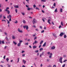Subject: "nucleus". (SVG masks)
<instances>
[{"mask_svg": "<svg viewBox=\"0 0 67 67\" xmlns=\"http://www.w3.org/2000/svg\"><path fill=\"white\" fill-rule=\"evenodd\" d=\"M24 28V29H25L26 28V30H27L28 29H29V27H28V26L27 25H25L23 26Z\"/></svg>", "mask_w": 67, "mask_h": 67, "instance_id": "1", "label": "nucleus"}, {"mask_svg": "<svg viewBox=\"0 0 67 67\" xmlns=\"http://www.w3.org/2000/svg\"><path fill=\"white\" fill-rule=\"evenodd\" d=\"M62 59H63V58L60 57L59 59V62L61 63H63V62H62Z\"/></svg>", "mask_w": 67, "mask_h": 67, "instance_id": "2", "label": "nucleus"}, {"mask_svg": "<svg viewBox=\"0 0 67 67\" xmlns=\"http://www.w3.org/2000/svg\"><path fill=\"white\" fill-rule=\"evenodd\" d=\"M18 31L19 32H20V33H23V31L22 30H20L19 28L18 29Z\"/></svg>", "mask_w": 67, "mask_h": 67, "instance_id": "3", "label": "nucleus"}, {"mask_svg": "<svg viewBox=\"0 0 67 67\" xmlns=\"http://www.w3.org/2000/svg\"><path fill=\"white\" fill-rule=\"evenodd\" d=\"M65 33L64 32H61L59 35L60 36H62L63 35H65Z\"/></svg>", "mask_w": 67, "mask_h": 67, "instance_id": "4", "label": "nucleus"}, {"mask_svg": "<svg viewBox=\"0 0 67 67\" xmlns=\"http://www.w3.org/2000/svg\"><path fill=\"white\" fill-rule=\"evenodd\" d=\"M33 24H34V23H36V20L35 19H34L33 20Z\"/></svg>", "mask_w": 67, "mask_h": 67, "instance_id": "5", "label": "nucleus"}, {"mask_svg": "<svg viewBox=\"0 0 67 67\" xmlns=\"http://www.w3.org/2000/svg\"><path fill=\"white\" fill-rule=\"evenodd\" d=\"M51 49H54L55 48V47L54 46H53V47H52L51 48Z\"/></svg>", "mask_w": 67, "mask_h": 67, "instance_id": "6", "label": "nucleus"}, {"mask_svg": "<svg viewBox=\"0 0 67 67\" xmlns=\"http://www.w3.org/2000/svg\"><path fill=\"white\" fill-rule=\"evenodd\" d=\"M38 43L37 41L36 40L35 41V42L33 43V45H34V44H36V43Z\"/></svg>", "mask_w": 67, "mask_h": 67, "instance_id": "7", "label": "nucleus"}, {"mask_svg": "<svg viewBox=\"0 0 67 67\" xmlns=\"http://www.w3.org/2000/svg\"><path fill=\"white\" fill-rule=\"evenodd\" d=\"M30 10H33V9L32 8H29L28 7L27 8V10H29V11H30Z\"/></svg>", "mask_w": 67, "mask_h": 67, "instance_id": "8", "label": "nucleus"}, {"mask_svg": "<svg viewBox=\"0 0 67 67\" xmlns=\"http://www.w3.org/2000/svg\"><path fill=\"white\" fill-rule=\"evenodd\" d=\"M5 11H7V13L8 14H10V11L9 10H5Z\"/></svg>", "mask_w": 67, "mask_h": 67, "instance_id": "9", "label": "nucleus"}, {"mask_svg": "<svg viewBox=\"0 0 67 67\" xmlns=\"http://www.w3.org/2000/svg\"><path fill=\"white\" fill-rule=\"evenodd\" d=\"M12 37L13 38V39H14L15 38V36L14 35H13L12 36Z\"/></svg>", "mask_w": 67, "mask_h": 67, "instance_id": "10", "label": "nucleus"}, {"mask_svg": "<svg viewBox=\"0 0 67 67\" xmlns=\"http://www.w3.org/2000/svg\"><path fill=\"white\" fill-rule=\"evenodd\" d=\"M23 23H24V24H25V23H26V21L24 20H23Z\"/></svg>", "mask_w": 67, "mask_h": 67, "instance_id": "11", "label": "nucleus"}, {"mask_svg": "<svg viewBox=\"0 0 67 67\" xmlns=\"http://www.w3.org/2000/svg\"><path fill=\"white\" fill-rule=\"evenodd\" d=\"M49 21H50V19H48V23H49V24H51V23L50 22H49Z\"/></svg>", "mask_w": 67, "mask_h": 67, "instance_id": "12", "label": "nucleus"}, {"mask_svg": "<svg viewBox=\"0 0 67 67\" xmlns=\"http://www.w3.org/2000/svg\"><path fill=\"white\" fill-rule=\"evenodd\" d=\"M23 63H24V64H25L26 63V61L25 60H24L23 59Z\"/></svg>", "mask_w": 67, "mask_h": 67, "instance_id": "13", "label": "nucleus"}, {"mask_svg": "<svg viewBox=\"0 0 67 67\" xmlns=\"http://www.w3.org/2000/svg\"><path fill=\"white\" fill-rule=\"evenodd\" d=\"M46 43L45 42V43L43 44V47H44V46H46Z\"/></svg>", "mask_w": 67, "mask_h": 67, "instance_id": "14", "label": "nucleus"}, {"mask_svg": "<svg viewBox=\"0 0 67 67\" xmlns=\"http://www.w3.org/2000/svg\"><path fill=\"white\" fill-rule=\"evenodd\" d=\"M53 36H54L55 37V38H57V36H56V35L55 34H53Z\"/></svg>", "mask_w": 67, "mask_h": 67, "instance_id": "15", "label": "nucleus"}, {"mask_svg": "<svg viewBox=\"0 0 67 67\" xmlns=\"http://www.w3.org/2000/svg\"><path fill=\"white\" fill-rule=\"evenodd\" d=\"M20 44H21V43H18L17 44V46H18L19 47H20Z\"/></svg>", "mask_w": 67, "mask_h": 67, "instance_id": "16", "label": "nucleus"}, {"mask_svg": "<svg viewBox=\"0 0 67 67\" xmlns=\"http://www.w3.org/2000/svg\"><path fill=\"white\" fill-rule=\"evenodd\" d=\"M43 41H41L40 42V44H42V43H43Z\"/></svg>", "mask_w": 67, "mask_h": 67, "instance_id": "17", "label": "nucleus"}, {"mask_svg": "<svg viewBox=\"0 0 67 67\" xmlns=\"http://www.w3.org/2000/svg\"><path fill=\"white\" fill-rule=\"evenodd\" d=\"M41 1L42 2H45L46 1V0H41Z\"/></svg>", "mask_w": 67, "mask_h": 67, "instance_id": "18", "label": "nucleus"}, {"mask_svg": "<svg viewBox=\"0 0 67 67\" xmlns=\"http://www.w3.org/2000/svg\"><path fill=\"white\" fill-rule=\"evenodd\" d=\"M61 25H62V26H63V22L62 21H61Z\"/></svg>", "mask_w": 67, "mask_h": 67, "instance_id": "19", "label": "nucleus"}, {"mask_svg": "<svg viewBox=\"0 0 67 67\" xmlns=\"http://www.w3.org/2000/svg\"><path fill=\"white\" fill-rule=\"evenodd\" d=\"M37 47L36 46H33V48H36Z\"/></svg>", "mask_w": 67, "mask_h": 67, "instance_id": "20", "label": "nucleus"}, {"mask_svg": "<svg viewBox=\"0 0 67 67\" xmlns=\"http://www.w3.org/2000/svg\"><path fill=\"white\" fill-rule=\"evenodd\" d=\"M14 7L15 8H19V6L17 5V6H14Z\"/></svg>", "mask_w": 67, "mask_h": 67, "instance_id": "21", "label": "nucleus"}, {"mask_svg": "<svg viewBox=\"0 0 67 67\" xmlns=\"http://www.w3.org/2000/svg\"><path fill=\"white\" fill-rule=\"evenodd\" d=\"M6 60H7V62H8V61H9V58H6Z\"/></svg>", "mask_w": 67, "mask_h": 67, "instance_id": "22", "label": "nucleus"}, {"mask_svg": "<svg viewBox=\"0 0 67 67\" xmlns=\"http://www.w3.org/2000/svg\"><path fill=\"white\" fill-rule=\"evenodd\" d=\"M13 43L15 44V45H16L17 43L15 42L14 41H13Z\"/></svg>", "mask_w": 67, "mask_h": 67, "instance_id": "23", "label": "nucleus"}, {"mask_svg": "<svg viewBox=\"0 0 67 67\" xmlns=\"http://www.w3.org/2000/svg\"><path fill=\"white\" fill-rule=\"evenodd\" d=\"M8 9H9V8L7 7V8H6V9L5 10V11H6V10H8Z\"/></svg>", "mask_w": 67, "mask_h": 67, "instance_id": "24", "label": "nucleus"}, {"mask_svg": "<svg viewBox=\"0 0 67 67\" xmlns=\"http://www.w3.org/2000/svg\"><path fill=\"white\" fill-rule=\"evenodd\" d=\"M60 11L61 12H63V9L62 8L60 9Z\"/></svg>", "mask_w": 67, "mask_h": 67, "instance_id": "25", "label": "nucleus"}, {"mask_svg": "<svg viewBox=\"0 0 67 67\" xmlns=\"http://www.w3.org/2000/svg\"><path fill=\"white\" fill-rule=\"evenodd\" d=\"M5 38L6 39V40L7 41H8V40H9V39H8V37H7V36L6 37H5Z\"/></svg>", "mask_w": 67, "mask_h": 67, "instance_id": "26", "label": "nucleus"}, {"mask_svg": "<svg viewBox=\"0 0 67 67\" xmlns=\"http://www.w3.org/2000/svg\"><path fill=\"white\" fill-rule=\"evenodd\" d=\"M43 50V48H41L40 49V51H42V50Z\"/></svg>", "mask_w": 67, "mask_h": 67, "instance_id": "27", "label": "nucleus"}, {"mask_svg": "<svg viewBox=\"0 0 67 67\" xmlns=\"http://www.w3.org/2000/svg\"><path fill=\"white\" fill-rule=\"evenodd\" d=\"M2 43L3 44H4V41H2Z\"/></svg>", "mask_w": 67, "mask_h": 67, "instance_id": "28", "label": "nucleus"}, {"mask_svg": "<svg viewBox=\"0 0 67 67\" xmlns=\"http://www.w3.org/2000/svg\"><path fill=\"white\" fill-rule=\"evenodd\" d=\"M33 7L34 8H35L36 7V5H35L34 4L33 5Z\"/></svg>", "mask_w": 67, "mask_h": 67, "instance_id": "29", "label": "nucleus"}, {"mask_svg": "<svg viewBox=\"0 0 67 67\" xmlns=\"http://www.w3.org/2000/svg\"><path fill=\"white\" fill-rule=\"evenodd\" d=\"M57 8H56L55 10V12H57Z\"/></svg>", "mask_w": 67, "mask_h": 67, "instance_id": "30", "label": "nucleus"}, {"mask_svg": "<svg viewBox=\"0 0 67 67\" xmlns=\"http://www.w3.org/2000/svg\"><path fill=\"white\" fill-rule=\"evenodd\" d=\"M9 18H12V16H11V15H9Z\"/></svg>", "mask_w": 67, "mask_h": 67, "instance_id": "31", "label": "nucleus"}, {"mask_svg": "<svg viewBox=\"0 0 67 67\" xmlns=\"http://www.w3.org/2000/svg\"><path fill=\"white\" fill-rule=\"evenodd\" d=\"M7 21L8 22H7V24H10V21H9L8 20H7Z\"/></svg>", "mask_w": 67, "mask_h": 67, "instance_id": "32", "label": "nucleus"}, {"mask_svg": "<svg viewBox=\"0 0 67 67\" xmlns=\"http://www.w3.org/2000/svg\"><path fill=\"white\" fill-rule=\"evenodd\" d=\"M21 14L23 15H25V13H21Z\"/></svg>", "mask_w": 67, "mask_h": 67, "instance_id": "33", "label": "nucleus"}, {"mask_svg": "<svg viewBox=\"0 0 67 67\" xmlns=\"http://www.w3.org/2000/svg\"><path fill=\"white\" fill-rule=\"evenodd\" d=\"M66 35H64V38H66Z\"/></svg>", "mask_w": 67, "mask_h": 67, "instance_id": "34", "label": "nucleus"}, {"mask_svg": "<svg viewBox=\"0 0 67 67\" xmlns=\"http://www.w3.org/2000/svg\"><path fill=\"white\" fill-rule=\"evenodd\" d=\"M20 59L19 58H18V62H17V63H18L19 62V60Z\"/></svg>", "mask_w": 67, "mask_h": 67, "instance_id": "35", "label": "nucleus"}, {"mask_svg": "<svg viewBox=\"0 0 67 67\" xmlns=\"http://www.w3.org/2000/svg\"><path fill=\"white\" fill-rule=\"evenodd\" d=\"M41 54L42 55H44V52H43Z\"/></svg>", "mask_w": 67, "mask_h": 67, "instance_id": "36", "label": "nucleus"}, {"mask_svg": "<svg viewBox=\"0 0 67 67\" xmlns=\"http://www.w3.org/2000/svg\"><path fill=\"white\" fill-rule=\"evenodd\" d=\"M15 11L16 13H17V12H18V10L17 9H15Z\"/></svg>", "mask_w": 67, "mask_h": 67, "instance_id": "37", "label": "nucleus"}, {"mask_svg": "<svg viewBox=\"0 0 67 67\" xmlns=\"http://www.w3.org/2000/svg\"><path fill=\"white\" fill-rule=\"evenodd\" d=\"M38 50H37L36 51H35V53H38Z\"/></svg>", "mask_w": 67, "mask_h": 67, "instance_id": "38", "label": "nucleus"}, {"mask_svg": "<svg viewBox=\"0 0 67 67\" xmlns=\"http://www.w3.org/2000/svg\"><path fill=\"white\" fill-rule=\"evenodd\" d=\"M50 53H51V52H48L47 53V54H48V55H49V54H50Z\"/></svg>", "mask_w": 67, "mask_h": 67, "instance_id": "39", "label": "nucleus"}, {"mask_svg": "<svg viewBox=\"0 0 67 67\" xmlns=\"http://www.w3.org/2000/svg\"><path fill=\"white\" fill-rule=\"evenodd\" d=\"M62 28V26L61 25H60L59 26V29H60V28Z\"/></svg>", "mask_w": 67, "mask_h": 67, "instance_id": "40", "label": "nucleus"}, {"mask_svg": "<svg viewBox=\"0 0 67 67\" xmlns=\"http://www.w3.org/2000/svg\"><path fill=\"white\" fill-rule=\"evenodd\" d=\"M24 52H25V51H22V52H21V53H24Z\"/></svg>", "mask_w": 67, "mask_h": 67, "instance_id": "41", "label": "nucleus"}, {"mask_svg": "<svg viewBox=\"0 0 67 67\" xmlns=\"http://www.w3.org/2000/svg\"><path fill=\"white\" fill-rule=\"evenodd\" d=\"M3 21H5V22H6V21L5 20H2V21L3 22Z\"/></svg>", "mask_w": 67, "mask_h": 67, "instance_id": "42", "label": "nucleus"}, {"mask_svg": "<svg viewBox=\"0 0 67 67\" xmlns=\"http://www.w3.org/2000/svg\"><path fill=\"white\" fill-rule=\"evenodd\" d=\"M8 66V67H11V65H9V64H7Z\"/></svg>", "mask_w": 67, "mask_h": 67, "instance_id": "43", "label": "nucleus"}, {"mask_svg": "<svg viewBox=\"0 0 67 67\" xmlns=\"http://www.w3.org/2000/svg\"><path fill=\"white\" fill-rule=\"evenodd\" d=\"M44 30H43L41 31V33H44Z\"/></svg>", "mask_w": 67, "mask_h": 67, "instance_id": "44", "label": "nucleus"}, {"mask_svg": "<svg viewBox=\"0 0 67 67\" xmlns=\"http://www.w3.org/2000/svg\"><path fill=\"white\" fill-rule=\"evenodd\" d=\"M25 54H23L22 55V56H24H24H25Z\"/></svg>", "mask_w": 67, "mask_h": 67, "instance_id": "45", "label": "nucleus"}, {"mask_svg": "<svg viewBox=\"0 0 67 67\" xmlns=\"http://www.w3.org/2000/svg\"><path fill=\"white\" fill-rule=\"evenodd\" d=\"M53 5L54 6V7H55V6H56V3H54V4H53Z\"/></svg>", "mask_w": 67, "mask_h": 67, "instance_id": "46", "label": "nucleus"}, {"mask_svg": "<svg viewBox=\"0 0 67 67\" xmlns=\"http://www.w3.org/2000/svg\"><path fill=\"white\" fill-rule=\"evenodd\" d=\"M37 38V37H36V36L34 38V40H36V39Z\"/></svg>", "mask_w": 67, "mask_h": 67, "instance_id": "47", "label": "nucleus"}, {"mask_svg": "<svg viewBox=\"0 0 67 67\" xmlns=\"http://www.w3.org/2000/svg\"><path fill=\"white\" fill-rule=\"evenodd\" d=\"M39 55V53H37V56H38V55Z\"/></svg>", "mask_w": 67, "mask_h": 67, "instance_id": "48", "label": "nucleus"}, {"mask_svg": "<svg viewBox=\"0 0 67 67\" xmlns=\"http://www.w3.org/2000/svg\"><path fill=\"white\" fill-rule=\"evenodd\" d=\"M4 34L6 36L7 35V32H5Z\"/></svg>", "mask_w": 67, "mask_h": 67, "instance_id": "49", "label": "nucleus"}, {"mask_svg": "<svg viewBox=\"0 0 67 67\" xmlns=\"http://www.w3.org/2000/svg\"><path fill=\"white\" fill-rule=\"evenodd\" d=\"M15 23H18V21L16 20V21L15 22Z\"/></svg>", "mask_w": 67, "mask_h": 67, "instance_id": "50", "label": "nucleus"}, {"mask_svg": "<svg viewBox=\"0 0 67 67\" xmlns=\"http://www.w3.org/2000/svg\"><path fill=\"white\" fill-rule=\"evenodd\" d=\"M40 28L41 29H42V26H40Z\"/></svg>", "mask_w": 67, "mask_h": 67, "instance_id": "51", "label": "nucleus"}, {"mask_svg": "<svg viewBox=\"0 0 67 67\" xmlns=\"http://www.w3.org/2000/svg\"><path fill=\"white\" fill-rule=\"evenodd\" d=\"M36 9L37 10H39V8H38V7H36Z\"/></svg>", "mask_w": 67, "mask_h": 67, "instance_id": "52", "label": "nucleus"}, {"mask_svg": "<svg viewBox=\"0 0 67 67\" xmlns=\"http://www.w3.org/2000/svg\"><path fill=\"white\" fill-rule=\"evenodd\" d=\"M42 54H40V57H42Z\"/></svg>", "mask_w": 67, "mask_h": 67, "instance_id": "53", "label": "nucleus"}, {"mask_svg": "<svg viewBox=\"0 0 67 67\" xmlns=\"http://www.w3.org/2000/svg\"><path fill=\"white\" fill-rule=\"evenodd\" d=\"M41 46H42L41 45H40V46H39V48H41Z\"/></svg>", "mask_w": 67, "mask_h": 67, "instance_id": "54", "label": "nucleus"}, {"mask_svg": "<svg viewBox=\"0 0 67 67\" xmlns=\"http://www.w3.org/2000/svg\"><path fill=\"white\" fill-rule=\"evenodd\" d=\"M3 19H6V18L4 16H3Z\"/></svg>", "mask_w": 67, "mask_h": 67, "instance_id": "55", "label": "nucleus"}, {"mask_svg": "<svg viewBox=\"0 0 67 67\" xmlns=\"http://www.w3.org/2000/svg\"><path fill=\"white\" fill-rule=\"evenodd\" d=\"M52 55H50L49 56V58H52Z\"/></svg>", "mask_w": 67, "mask_h": 67, "instance_id": "56", "label": "nucleus"}, {"mask_svg": "<svg viewBox=\"0 0 67 67\" xmlns=\"http://www.w3.org/2000/svg\"><path fill=\"white\" fill-rule=\"evenodd\" d=\"M33 27H35V28H36V26H35V25H33Z\"/></svg>", "mask_w": 67, "mask_h": 67, "instance_id": "57", "label": "nucleus"}, {"mask_svg": "<svg viewBox=\"0 0 67 67\" xmlns=\"http://www.w3.org/2000/svg\"><path fill=\"white\" fill-rule=\"evenodd\" d=\"M67 61V60H64V61L63 62L64 63H65V62H66Z\"/></svg>", "mask_w": 67, "mask_h": 67, "instance_id": "58", "label": "nucleus"}, {"mask_svg": "<svg viewBox=\"0 0 67 67\" xmlns=\"http://www.w3.org/2000/svg\"><path fill=\"white\" fill-rule=\"evenodd\" d=\"M65 66V64H64V65L62 66V67H64Z\"/></svg>", "mask_w": 67, "mask_h": 67, "instance_id": "59", "label": "nucleus"}, {"mask_svg": "<svg viewBox=\"0 0 67 67\" xmlns=\"http://www.w3.org/2000/svg\"><path fill=\"white\" fill-rule=\"evenodd\" d=\"M2 15L1 14L0 15V18H2Z\"/></svg>", "mask_w": 67, "mask_h": 67, "instance_id": "60", "label": "nucleus"}, {"mask_svg": "<svg viewBox=\"0 0 67 67\" xmlns=\"http://www.w3.org/2000/svg\"><path fill=\"white\" fill-rule=\"evenodd\" d=\"M5 55H4L3 57V59H5Z\"/></svg>", "mask_w": 67, "mask_h": 67, "instance_id": "61", "label": "nucleus"}, {"mask_svg": "<svg viewBox=\"0 0 67 67\" xmlns=\"http://www.w3.org/2000/svg\"><path fill=\"white\" fill-rule=\"evenodd\" d=\"M42 21L44 22H45V20H44V19H42Z\"/></svg>", "mask_w": 67, "mask_h": 67, "instance_id": "62", "label": "nucleus"}, {"mask_svg": "<svg viewBox=\"0 0 67 67\" xmlns=\"http://www.w3.org/2000/svg\"><path fill=\"white\" fill-rule=\"evenodd\" d=\"M25 45H28V43H25Z\"/></svg>", "mask_w": 67, "mask_h": 67, "instance_id": "63", "label": "nucleus"}, {"mask_svg": "<svg viewBox=\"0 0 67 67\" xmlns=\"http://www.w3.org/2000/svg\"><path fill=\"white\" fill-rule=\"evenodd\" d=\"M56 67V65H53V67Z\"/></svg>", "mask_w": 67, "mask_h": 67, "instance_id": "64", "label": "nucleus"}]
</instances>
